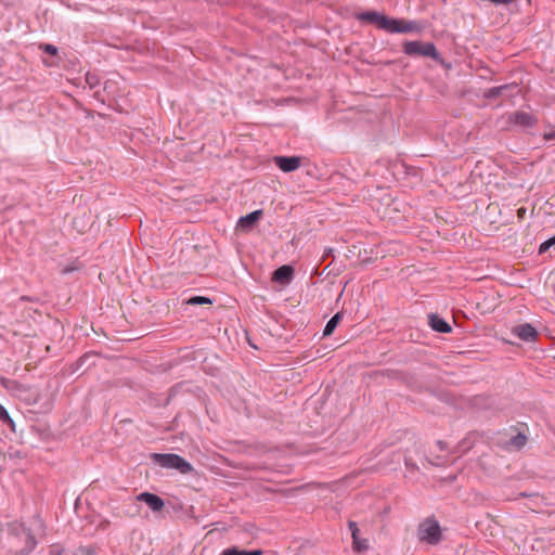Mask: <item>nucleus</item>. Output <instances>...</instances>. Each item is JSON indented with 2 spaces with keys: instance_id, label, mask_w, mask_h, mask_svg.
I'll list each match as a JSON object with an SVG mask.
<instances>
[{
  "instance_id": "nucleus-4",
  "label": "nucleus",
  "mask_w": 555,
  "mask_h": 555,
  "mask_svg": "<svg viewBox=\"0 0 555 555\" xmlns=\"http://www.w3.org/2000/svg\"><path fill=\"white\" fill-rule=\"evenodd\" d=\"M386 31L390 34L418 33L421 31V26L415 21L389 17Z\"/></svg>"
},
{
  "instance_id": "nucleus-16",
  "label": "nucleus",
  "mask_w": 555,
  "mask_h": 555,
  "mask_svg": "<svg viewBox=\"0 0 555 555\" xmlns=\"http://www.w3.org/2000/svg\"><path fill=\"white\" fill-rule=\"evenodd\" d=\"M343 319V312H337L336 314H334L326 323L325 327H324V331H323V335L324 336H330L333 334V332L335 331V328L337 327L338 323L341 321Z\"/></svg>"
},
{
  "instance_id": "nucleus-3",
  "label": "nucleus",
  "mask_w": 555,
  "mask_h": 555,
  "mask_svg": "<svg viewBox=\"0 0 555 555\" xmlns=\"http://www.w3.org/2000/svg\"><path fill=\"white\" fill-rule=\"evenodd\" d=\"M417 532L421 541L433 545L441 540L440 525L435 518H427L420 524Z\"/></svg>"
},
{
  "instance_id": "nucleus-31",
  "label": "nucleus",
  "mask_w": 555,
  "mask_h": 555,
  "mask_svg": "<svg viewBox=\"0 0 555 555\" xmlns=\"http://www.w3.org/2000/svg\"><path fill=\"white\" fill-rule=\"evenodd\" d=\"M107 83H108V81L105 82L104 91L107 89Z\"/></svg>"
},
{
  "instance_id": "nucleus-14",
  "label": "nucleus",
  "mask_w": 555,
  "mask_h": 555,
  "mask_svg": "<svg viewBox=\"0 0 555 555\" xmlns=\"http://www.w3.org/2000/svg\"><path fill=\"white\" fill-rule=\"evenodd\" d=\"M527 436L519 433L517 434L516 436H513L507 442H506V448L508 450H520L525 447V444L527 443Z\"/></svg>"
},
{
  "instance_id": "nucleus-7",
  "label": "nucleus",
  "mask_w": 555,
  "mask_h": 555,
  "mask_svg": "<svg viewBox=\"0 0 555 555\" xmlns=\"http://www.w3.org/2000/svg\"><path fill=\"white\" fill-rule=\"evenodd\" d=\"M301 158L299 156H275L274 164L284 172H292L299 168Z\"/></svg>"
},
{
  "instance_id": "nucleus-9",
  "label": "nucleus",
  "mask_w": 555,
  "mask_h": 555,
  "mask_svg": "<svg viewBox=\"0 0 555 555\" xmlns=\"http://www.w3.org/2000/svg\"><path fill=\"white\" fill-rule=\"evenodd\" d=\"M294 276V269L284 264L279 267L276 270L273 271L272 280L280 284H288L293 280Z\"/></svg>"
},
{
  "instance_id": "nucleus-21",
  "label": "nucleus",
  "mask_w": 555,
  "mask_h": 555,
  "mask_svg": "<svg viewBox=\"0 0 555 555\" xmlns=\"http://www.w3.org/2000/svg\"><path fill=\"white\" fill-rule=\"evenodd\" d=\"M555 245V235L546 241H544L539 247V254L542 255L546 253L552 246Z\"/></svg>"
},
{
  "instance_id": "nucleus-11",
  "label": "nucleus",
  "mask_w": 555,
  "mask_h": 555,
  "mask_svg": "<svg viewBox=\"0 0 555 555\" xmlns=\"http://www.w3.org/2000/svg\"><path fill=\"white\" fill-rule=\"evenodd\" d=\"M430 327L438 333H450L452 331L451 325L436 313H431L428 317Z\"/></svg>"
},
{
  "instance_id": "nucleus-22",
  "label": "nucleus",
  "mask_w": 555,
  "mask_h": 555,
  "mask_svg": "<svg viewBox=\"0 0 555 555\" xmlns=\"http://www.w3.org/2000/svg\"><path fill=\"white\" fill-rule=\"evenodd\" d=\"M40 49L43 52H46V53H48L49 55H52V56L56 55L57 51H59L55 46L50 44V43H42V44H40Z\"/></svg>"
},
{
  "instance_id": "nucleus-6",
  "label": "nucleus",
  "mask_w": 555,
  "mask_h": 555,
  "mask_svg": "<svg viewBox=\"0 0 555 555\" xmlns=\"http://www.w3.org/2000/svg\"><path fill=\"white\" fill-rule=\"evenodd\" d=\"M512 334L526 343L534 341L538 337V332L535 327L529 323H524L514 326L512 328Z\"/></svg>"
},
{
  "instance_id": "nucleus-15",
  "label": "nucleus",
  "mask_w": 555,
  "mask_h": 555,
  "mask_svg": "<svg viewBox=\"0 0 555 555\" xmlns=\"http://www.w3.org/2000/svg\"><path fill=\"white\" fill-rule=\"evenodd\" d=\"M171 469H177L181 474H189L193 470V466L180 455H176Z\"/></svg>"
},
{
  "instance_id": "nucleus-8",
  "label": "nucleus",
  "mask_w": 555,
  "mask_h": 555,
  "mask_svg": "<svg viewBox=\"0 0 555 555\" xmlns=\"http://www.w3.org/2000/svg\"><path fill=\"white\" fill-rule=\"evenodd\" d=\"M135 500L144 502L153 512H160L165 506V502L160 496L150 492L140 493Z\"/></svg>"
},
{
  "instance_id": "nucleus-10",
  "label": "nucleus",
  "mask_w": 555,
  "mask_h": 555,
  "mask_svg": "<svg viewBox=\"0 0 555 555\" xmlns=\"http://www.w3.org/2000/svg\"><path fill=\"white\" fill-rule=\"evenodd\" d=\"M262 215L263 211L261 209L247 214L246 216L240 218L238 227H241L243 230H250L260 220Z\"/></svg>"
},
{
  "instance_id": "nucleus-13",
  "label": "nucleus",
  "mask_w": 555,
  "mask_h": 555,
  "mask_svg": "<svg viewBox=\"0 0 555 555\" xmlns=\"http://www.w3.org/2000/svg\"><path fill=\"white\" fill-rule=\"evenodd\" d=\"M513 120L516 125L524 128L533 127L538 122L534 116L526 112H516L513 116Z\"/></svg>"
},
{
  "instance_id": "nucleus-17",
  "label": "nucleus",
  "mask_w": 555,
  "mask_h": 555,
  "mask_svg": "<svg viewBox=\"0 0 555 555\" xmlns=\"http://www.w3.org/2000/svg\"><path fill=\"white\" fill-rule=\"evenodd\" d=\"M261 554H262L261 550L247 551V550H238L237 547H230V548L224 550L221 553V555H261Z\"/></svg>"
},
{
  "instance_id": "nucleus-30",
  "label": "nucleus",
  "mask_w": 555,
  "mask_h": 555,
  "mask_svg": "<svg viewBox=\"0 0 555 555\" xmlns=\"http://www.w3.org/2000/svg\"><path fill=\"white\" fill-rule=\"evenodd\" d=\"M88 356L85 354L83 357L79 358V362L83 363L87 360Z\"/></svg>"
},
{
  "instance_id": "nucleus-23",
  "label": "nucleus",
  "mask_w": 555,
  "mask_h": 555,
  "mask_svg": "<svg viewBox=\"0 0 555 555\" xmlns=\"http://www.w3.org/2000/svg\"><path fill=\"white\" fill-rule=\"evenodd\" d=\"M348 526L351 531V537H352L353 542L358 543L359 528H358L357 522L349 521Z\"/></svg>"
},
{
  "instance_id": "nucleus-20",
  "label": "nucleus",
  "mask_w": 555,
  "mask_h": 555,
  "mask_svg": "<svg viewBox=\"0 0 555 555\" xmlns=\"http://www.w3.org/2000/svg\"><path fill=\"white\" fill-rule=\"evenodd\" d=\"M506 89V86L493 87L486 91L485 96L487 99H494L501 95L502 91Z\"/></svg>"
},
{
  "instance_id": "nucleus-1",
  "label": "nucleus",
  "mask_w": 555,
  "mask_h": 555,
  "mask_svg": "<svg viewBox=\"0 0 555 555\" xmlns=\"http://www.w3.org/2000/svg\"><path fill=\"white\" fill-rule=\"evenodd\" d=\"M37 544L38 541L29 528L17 521L8 524L3 547L10 555H30Z\"/></svg>"
},
{
  "instance_id": "nucleus-25",
  "label": "nucleus",
  "mask_w": 555,
  "mask_h": 555,
  "mask_svg": "<svg viewBox=\"0 0 555 555\" xmlns=\"http://www.w3.org/2000/svg\"><path fill=\"white\" fill-rule=\"evenodd\" d=\"M9 417H10V415H9L8 411L5 410L4 406H2L0 404V421L3 423L5 421H9Z\"/></svg>"
},
{
  "instance_id": "nucleus-24",
  "label": "nucleus",
  "mask_w": 555,
  "mask_h": 555,
  "mask_svg": "<svg viewBox=\"0 0 555 555\" xmlns=\"http://www.w3.org/2000/svg\"><path fill=\"white\" fill-rule=\"evenodd\" d=\"M353 548L357 551H365L369 547L367 540H360L358 538V543L352 541Z\"/></svg>"
},
{
  "instance_id": "nucleus-28",
  "label": "nucleus",
  "mask_w": 555,
  "mask_h": 555,
  "mask_svg": "<svg viewBox=\"0 0 555 555\" xmlns=\"http://www.w3.org/2000/svg\"><path fill=\"white\" fill-rule=\"evenodd\" d=\"M94 98H95L96 100L101 101L102 103H104V102H105V100H104V98H103V94H102V92H101L100 90H96V91L94 92Z\"/></svg>"
},
{
  "instance_id": "nucleus-29",
  "label": "nucleus",
  "mask_w": 555,
  "mask_h": 555,
  "mask_svg": "<svg viewBox=\"0 0 555 555\" xmlns=\"http://www.w3.org/2000/svg\"><path fill=\"white\" fill-rule=\"evenodd\" d=\"M437 446L439 447L440 450H444L446 449V443L441 440H438L437 441Z\"/></svg>"
},
{
  "instance_id": "nucleus-19",
  "label": "nucleus",
  "mask_w": 555,
  "mask_h": 555,
  "mask_svg": "<svg viewBox=\"0 0 555 555\" xmlns=\"http://www.w3.org/2000/svg\"><path fill=\"white\" fill-rule=\"evenodd\" d=\"M212 301L210 298L205 296H193L188 299L186 304L191 306H197V305H210Z\"/></svg>"
},
{
  "instance_id": "nucleus-12",
  "label": "nucleus",
  "mask_w": 555,
  "mask_h": 555,
  "mask_svg": "<svg viewBox=\"0 0 555 555\" xmlns=\"http://www.w3.org/2000/svg\"><path fill=\"white\" fill-rule=\"evenodd\" d=\"M175 453H152L151 460L154 464L159 465L164 468H171L173 461L176 460Z\"/></svg>"
},
{
  "instance_id": "nucleus-26",
  "label": "nucleus",
  "mask_w": 555,
  "mask_h": 555,
  "mask_svg": "<svg viewBox=\"0 0 555 555\" xmlns=\"http://www.w3.org/2000/svg\"><path fill=\"white\" fill-rule=\"evenodd\" d=\"M543 140L553 141L555 140V129L543 133Z\"/></svg>"
},
{
  "instance_id": "nucleus-27",
  "label": "nucleus",
  "mask_w": 555,
  "mask_h": 555,
  "mask_svg": "<svg viewBox=\"0 0 555 555\" xmlns=\"http://www.w3.org/2000/svg\"><path fill=\"white\" fill-rule=\"evenodd\" d=\"M3 424L8 425L13 431H15V423L11 416L9 417V421L3 422Z\"/></svg>"
},
{
  "instance_id": "nucleus-5",
  "label": "nucleus",
  "mask_w": 555,
  "mask_h": 555,
  "mask_svg": "<svg viewBox=\"0 0 555 555\" xmlns=\"http://www.w3.org/2000/svg\"><path fill=\"white\" fill-rule=\"evenodd\" d=\"M356 18L361 22H366L376 25L378 28L386 30L389 17L376 11H364L358 13Z\"/></svg>"
},
{
  "instance_id": "nucleus-2",
  "label": "nucleus",
  "mask_w": 555,
  "mask_h": 555,
  "mask_svg": "<svg viewBox=\"0 0 555 555\" xmlns=\"http://www.w3.org/2000/svg\"><path fill=\"white\" fill-rule=\"evenodd\" d=\"M403 52L409 56H426L437 62H442L440 53L433 42L405 41Z\"/></svg>"
},
{
  "instance_id": "nucleus-18",
  "label": "nucleus",
  "mask_w": 555,
  "mask_h": 555,
  "mask_svg": "<svg viewBox=\"0 0 555 555\" xmlns=\"http://www.w3.org/2000/svg\"><path fill=\"white\" fill-rule=\"evenodd\" d=\"M85 79L90 89H95L101 85V77L96 73L88 72Z\"/></svg>"
}]
</instances>
